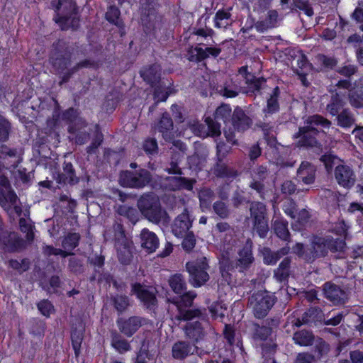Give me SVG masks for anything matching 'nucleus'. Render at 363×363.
Masks as SVG:
<instances>
[{
    "label": "nucleus",
    "instance_id": "1",
    "mask_svg": "<svg viewBox=\"0 0 363 363\" xmlns=\"http://www.w3.org/2000/svg\"><path fill=\"white\" fill-rule=\"evenodd\" d=\"M305 125L298 128V131L294 135V138L297 139L296 146L305 149L322 150V144L319 140L320 135H325L324 130H319L315 126H321L328 129L332 123L321 115L315 114L308 116L305 121Z\"/></svg>",
    "mask_w": 363,
    "mask_h": 363
},
{
    "label": "nucleus",
    "instance_id": "2",
    "mask_svg": "<svg viewBox=\"0 0 363 363\" xmlns=\"http://www.w3.org/2000/svg\"><path fill=\"white\" fill-rule=\"evenodd\" d=\"M137 206L144 218L153 224L167 226L170 222V217L154 193L143 194L137 201Z\"/></svg>",
    "mask_w": 363,
    "mask_h": 363
},
{
    "label": "nucleus",
    "instance_id": "3",
    "mask_svg": "<svg viewBox=\"0 0 363 363\" xmlns=\"http://www.w3.org/2000/svg\"><path fill=\"white\" fill-rule=\"evenodd\" d=\"M196 294L194 291H190L184 293L179 297L174 298L172 300L168 299V301L172 303L177 308V313L172 314V320L180 323L181 321H189L194 318H200L203 320L207 318L206 309L203 308H194L191 309L190 307L193 305L194 299L196 298Z\"/></svg>",
    "mask_w": 363,
    "mask_h": 363
},
{
    "label": "nucleus",
    "instance_id": "4",
    "mask_svg": "<svg viewBox=\"0 0 363 363\" xmlns=\"http://www.w3.org/2000/svg\"><path fill=\"white\" fill-rule=\"evenodd\" d=\"M52 6L56 12L55 22L62 30H77L79 26V16L76 2L73 0H52Z\"/></svg>",
    "mask_w": 363,
    "mask_h": 363
},
{
    "label": "nucleus",
    "instance_id": "5",
    "mask_svg": "<svg viewBox=\"0 0 363 363\" xmlns=\"http://www.w3.org/2000/svg\"><path fill=\"white\" fill-rule=\"evenodd\" d=\"M72 52L70 48L63 40H58L53 44V49L50 55V63L52 72L60 76V84L64 82V77L72 67Z\"/></svg>",
    "mask_w": 363,
    "mask_h": 363
},
{
    "label": "nucleus",
    "instance_id": "6",
    "mask_svg": "<svg viewBox=\"0 0 363 363\" xmlns=\"http://www.w3.org/2000/svg\"><path fill=\"white\" fill-rule=\"evenodd\" d=\"M152 176L146 169L140 168L138 170H124L119 174V184L127 188L143 189L152 181Z\"/></svg>",
    "mask_w": 363,
    "mask_h": 363
},
{
    "label": "nucleus",
    "instance_id": "7",
    "mask_svg": "<svg viewBox=\"0 0 363 363\" xmlns=\"http://www.w3.org/2000/svg\"><path fill=\"white\" fill-rule=\"evenodd\" d=\"M275 296L267 291H258L248 298L247 306L257 318H264L275 303Z\"/></svg>",
    "mask_w": 363,
    "mask_h": 363
},
{
    "label": "nucleus",
    "instance_id": "8",
    "mask_svg": "<svg viewBox=\"0 0 363 363\" xmlns=\"http://www.w3.org/2000/svg\"><path fill=\"white\" fill-rule=\"evenodd\" d=\"M186 268L189 274V281L194 287H199L208 281V270L210 267L206 257H201L194 262H187Z\"/></svg>",
    "mask_w": 363,
    "mask_h": 363
},
{
    "label": "nucleus",
    "instance_id": "9",
    "mask_svg": "<svg viewBox=\"0 0 363 363\" xmlns=\"http://www.w3.org/2000/svg\"><path fill=\"white\" fill-rule=\"evenodd\" d=\"M252 241L247 239L244 246L238 251V258L235 260H226L224 266L228 269H236L240 272H243L250 267L255 261L252 254Z\"/></svg>",
    "mask_w": 363,
    "mask_h": 363
},
{
    "label": "nucleus",
    "instance_id": "10",
    "mask_svg": "<svg viewBox=\"0 0 363 363\" xmlns=\"http://www.w3.org/2000/svg\"><path fill=\"white\" fill-rule=\"evenodd\" d=\"M350 289L349 285L340 286L333 281H327L323 285L324 297L334 306H342L347 302Z\"/></svg>",
    "mask_w": 363,
    "mask_h": 363
},
{
    "label": "nucleus",
    "instance_id": "11",
    "mask_svg": "<svg viewBox=\"0 0 363 363\" xmlns=\"http://www.w3.org/2000/svg\"><path fill=\"white\" fill-rule=\"evenodd\" d=\"M271 172L268 167L264 165L255 167L251 173V181L249 187L258 194L259 197L264 200L267 192V184L270 177Z\"/></svg>",
    "mask_w": 363,
    "mask_h": 363
},
{
    "label": "nucleus",
    "instance_id": "12",
    "mask_svg": "<svg viewBox=\"0 0 363 363\" xmlns=\"http://www.w3.org/2000/svg\"><path fill=\"white\" fill-rule=\"evenodd\" d=\"M155 292L152 287L137 282L131 284V294H135L147 309H154L157 304Z\"/></svg>",
    "mask_w": 363,
    "mask_h": 363
},
{
    "label": "nucleus",
    "instance_id": "13",
    "mask_svg": "<svg viewBox=\"0 0 363 363\" xmlns=\"http://www.w3.org/2000/svg\"><path fill=\"white\" fill-rule=\"evenodd\" d=\"M16 199V194L13 190L10 181L5 175H0V206L8 214L11 213L9 203H14Z\"/></svg>",
    "mask_w": 363,
    "mask_h": 363
},
{
    "label": "nucleus",
    "instance_id": "14",
    "mask_svg": "<svg viewBox=\"0 0 363 363\" xmlns=\"http://www.w3.org/2000/svg\"><path fill=\"white\" fill-rule=\"evenodd\" d=\"M325 242V238L314 237L306 247L305 262L312 263L317 259L325 257L328 255Z\"/></svg>",
    "mask_w": 363,
    "mask_h": 363
},
{
    "label": "nucleus",
    "instance_id": "15",
    "mask_svg": "<svg viewBox=\"0 0 363 363\" xmlns=\"http://www.w3.org/2000/svg\"><path fill=\"white\" fill-rule=\"evenodd\" d=\"M145 322V318L134 315L128 318H118L117 325L121 333L130 337L138 330Z\"/></svg>",
    "mask_w": 363,
    "mask_h": 363
},
{
    "label": "nucleus",
    "instance_id": "16",
    "mask_svg": "<svg viewBox=\"0 0 363 363\" xmlns=\"http://www.w3.org/2000/svg\"><path fill=\"white\" fill-rule=\"evenodd\" d=\"M193 220L191 218L189 213L186 208L177 216L172 225V232L178 238H183L187 233L190 232L189 229L192 226Z\"/></svg>",
    "mask_w": 363,
    "mask_h": 363
},
{
    "label": "nucleus",
    "instance_id": "17",
    "mask_svg": "<svg viewBox=\"0 0 363 363\" xmlns=\"http://www.w3.org/2000/svg\"><path fill=\"white\" fill-rule=\"evenodd\" d=\"M208 323L206 322L204 324L200 321H194L188 323L184 328V332L186 337L190 339L193 344H196L203 340L206 335V329Z\"/></svg>",
    "mask_w": 363,
    "mask_h": 363
},
{
    "label": "nucleus",
    "instance_id": "18",
    "mask_svg": "<svg viewBox=\"0 0 363 363\" xmlns=\"http://www.w3.org/2000/svg\"><path fill=\"white\" fill-rule=\"evenodd\" d=\"M199 350L200 349L196 345L187 341L179 340L172 345V354L173 358L182 360L194 353L201 355V352Z\"/></svg>",
    "mask_w": 363,
    "mask_h": 363
},
{
    "label": "nucleus",
    "instance_id": "19",
    "mask_svg": "<svg viewBox=\"0 0 363 363\" xmlns=\"http://www.w3.org/2000/svg\"><path fill=\"white\" fill-rule=\"evenodd\" d=\"M316 172L315 165L308 161H303L297 169L296 179L306 185H312L315 182Z\"/></svg>",
    "mask_w": 363,
    "mask_h": 363
},
{
    "label": "nucleus",
    "instance_id": "20",
    "mask_svg": "<svg viewBox=\"0 0 363 363\" xmlns=\"http://www.w3.org/2000/svg\"><path fill=\"white\" fill-rule=\"evenodd\" d=\"M196 180L194 179H187L182 175L166 177L164 179V186L165 189L169 191H177L180 189L192 190Z\"/></svg>",
    "mask_w": 363,
    "mask_h": 363
},
{
    "label": "nucleus",
    "instance_id": "21",
    "mask_svg": "<svg viewBox=\"0 0 363 363\" xmlns=\"http://www.w3.org/2000/svg\"><path fill=\"white\" fill-rule=\"evenodd\" d=\"M335 177L340 186L346 188L351 187L355 182L354 171L347 165H337L335 169Z\"/></svg>",
    "mask_w": 363,
    "mask_h": 363
},
{
    "label": "nucleus",
    "instance_id": "22",
    "mask_svg": "<svg viewBox=\"0 0 363 363\" xmlns=\"http://www.w3.org/2000/svg\"><path fill=\"white\" fill-rule=\"evenodd\" d=\"M155 128L165 141L169 142L174 139V123L169 113H164Z\"/></svg>",
    "mask_w": 363,
    "mask_h": 363
},
{
    "label": "nucleus",
    "instance_id": "23",
    "mask_svg": "<svg viewBox=\"0 0 363 363\" xmlns=\"http://www.w3.org/2000/svg\"><path fill=\"white\" fill-rule=\"evenodd\" d=\"M141 247L147 253H152L159 247V238L157 235L147 228H143L139 235Z\"/></svg>",
    "mask_w": 363,
    "mask_h": 363
},
{
    "label": "nucleus",
    "instance_id": "24",
    "mask_svg": "<svg viewBox=\"0 0 363 363\" xmlns=\"http://www.w3.org/2000/svg\"><path fill=\"white\" fill-rule=\"evenodd\" d=\"M117 257L121 264L128 265L131 263L133 258L135 247L131 240L126 241L115 245Z\"/></svg>",
    "mask_w": 363,
    "mask_h": 363
},
{
    "label": "nucleus",
    "instance_id": "25",
    "mask_svg": "<svg viewBox=\"0 0 363 363\" xmlns=\"http://www.w3.org/2000/svg\"><path fill=\"white\" fill-rule=\"evenodd\" d=\"M232 123L235 130L244 131L251 127L252 120L246 115L242 108L237 106L232 114Z\"/></svg>",
    "mask_w": 363,
    "mask_h": 363
},
{
    "label": "nucleus",
    "instance_id": "26",
    "mask_svg": "<svg viewBox=\"0 0 363 363\" xmlns=\"http://www.w3.org/2000/svg\"><path fill=\"white\" fill-rule=\"evenodd\" d=\"M104 236L107 241L114 240V245L130 240L125 235L123 225L118 222H115L111 228L106 229Z\"/></svg>",
    "mask_w": 363,
    "mask_h": 363
},
{
    "label": "nucleus",
    "instance_id": "27",
    "mask_svg": "<svg viewBox=\"0 0 363 363\" xmlns=\"http://www.w3.org/2000/svg\"><path fill=\"white\" fill-rule=\"evenodd\" d=\"M160 66L157 64H153L143 67L140 71V74L145 82L154 86L160 79Z\"/></svg>",
    "mask_w": 363,
    "mask_h": 363
},
{
    "label": "nucleus",
    "instance_id": "28",
    "mask_svg": "<svg viewBox=\"0 0 363 363\" xmlns=\"http://www.w3.org/2000/svg\"><path fill=\"white\" fill-rule=\"evenodd\" d=\"M0 243L7 247L8 250L14 252L21 249L23 245V239L20 238L15 233H9L2 230L0 233Z\"/></svg>",
    "mask_w": 363,
    "mask_h": 363
},
{
    "label": "nucleus",
    "instance_id": "29",
    "mask_svg": "<svg viewBox=\"0 0 363 363\" xmlns=\"http://www.w3.org/2000/svg\"><path fill=\"white\" fill-rule=\"evenodd\" d=\"M56 180L59 184L74 185L77 184L79 179L75 174L72 163L65 161L63 164V172L57 174Z\"/></svg>",
    "mask_w": 363,
    "mask_h": 363
},
{
    "label": "nucleus",
    "instance_id": "30",
    "mask_svg": "<svg viewBox=\"0 0 363 363\" xmlns=\"http://www.w3.org/2000/svg\"><path fill=\"white\" fill-rule=\"evenodd\" d=\"M279 21V13L275 9L269 10L266 18L263 21H258L255 23V29L259 32L263 33L268 29L275 28Z\"/></svg>",
    "mask_w": 363,
    "mask_h": 363
},
{
    "label": "nucleus",
    "instance_id": "31",
    "mask_svg": "<svg viewBox=\"0 0 363 363\" xmlns=\"http://www.w3.org/2000/svg\"><path fill=\"white\" fill-rule=\"evenodd\" d=\"M290 252L289 246L286 245L277 251L273 252L269 247H263L262 254L264 263L268 265L275 264L282 257L288 255Z\"/></svg>",
    "mask_w": 363,
    "mask_h": 363
},
{
    "label": "nucleus",
    "instance_id": "32",
    "mask_svg": "<svg viewBox=\"0 0 363 363\" xmlns=\"http://www.w3.org/2000/svg\"><path fill=\"white\" fill-rule=\"evenodd\" d=\"M213 174L220 178L234 179L238 176V172L233 167L228 166L223 160H216L213 168Z\"/></svg>",
    "mask_w": 363,
    "mask_h": 363
},
{
    "label": "nucleus",
    "instance_id": "33",
    "mask_svg": "<svg viewBox=\"0 0 363 363\" xmlns=\"http://www.w3.org/2000/svg\"><path fill=\"white\" fill-rule=\"evenodd\" d=\"M238 72L245 78L246 83L252 86L253 91H259L260 89L263 88V85L266 83L264 78H256L249 72L247 66L241 67Z\"/></svg>",
    "mask_w": 363,
    "mask_h": 363
},
{
    "label": "nucleus",
    "instance_id": "34",
    "mask_svg": "<svg viewBox=\"0 0 363 363\" xmlns=\"http://www.w3.org/2000/svg\"><path fill=\"white\" fill-rule=\"evenodd\" d=\"M330 92L332 94V96L329 104L326 106V110L330 115L335 116L343 108L345 102L341 95L337 93L336 89L334 90L331 89Z\"/></svg>",
    "mask_w": 363,
    "mask_h": 363
},
{
    "label": "nucleus",
    "instance_id": "35",
    "mask_svg": "<svg viewBox=\"0 0 363 363\" xmlns=\"http://www.w3.org/2000/svg\"><path fill=\"white\" fill-rule=\"evenodd\" d=\"M293 340L300 346H311L315 342V335L311 330H300L294 333Z\"/></svg>",
    "mask_w": 363,
    "mask_h": 363
},
{
    "label": "nucleus",
    "instance_id": "36",
    "mask_svg": "<svg viewBox=\"0 0 363 363\" xmlns=\"http://www.w3.org/2000/svg\"><path fill=\"white\" fill-rule=\"evenodd\" d=\"M272 229L276 235L283 241L290 242L291 234L288 229V222L284 220H276L272 224Z\"/></svg>",
    "mask_w": 363,
    "mask_h": 363
},
{
    "label": "nucleus",
    "instance_id": "37",
    "mask_svg": "<svg viewBox=\"0 0 363 363\" xmlns=\"http://www.w3.org/2000/svg\"><path fill=\"white\" fill-rule=\"evenodd\" d=\"M280 95V90L278 86L273 89L272 93L267 101V106L263 109L265 117L269 114H273L279 111V104L278 101Z\"/></svg>",
    "mask_w": 363,
    "mask_h": 363
},
{
    "label": "nucleus",
    "instance_id": "38",
    "mask_svg": "<svg viewBox=\"0 0 363 363\" xmlns=\"http://www.w3.org/2000/svg\"><path fill=\"white\" fill-rule=\"evenodd\" d=\"M303 323L306 325H315L324 320V314L319 307H311L303 313Z\"/></svg>",
    "mask_w": 363,
    "mask_h": 363
},
{
    "label": "nucleus",
    "instance_id": "39",
    "mask_svg": "<svg viewBox=\"0 0 363 363\" xmlns=\"http://www.w3.org/2000/svg\"><path fill=\"white\" fill-rule=\"evenodd\" d=\"M111 346L119 353L123 354L131 350V346L128 341L123 338L118 332H111Z\"/></svg>",
    "mask_w": 363,
    "mask_h": 363
},
{
    "label": "nucleus",
    "instance_id": "40",
    "mask_svg": "<svg viewBox=\"0 0 363 363\" xmlns=\"http://www.w3.org/2000/svg\"><path fill=\"white\" fill-rule=\"evenodd\" d=\"M337 125L349 128L355 124V117L349 108H345L335 116Z\"/></svg>",
    "mask_w": 363,
    "mask_h": 363
},
{
    "label": "nucleus",
    "instance_id": "41",
    "mask_svg": "<svg viewBox=\"0 0 363 363\" xmlns=\"http://www.w3.org/2000/svg\"><path fill=\"white\" fill-rule=\"evenodd\" d=\"M250 213L252 220L268 218L266 205L260 201L250 202Z\"/></svg>",
    "mask_w": 363,
    "mask_h": 363
},
{
    "label": "nucleus",
    "instance_id": "42",
    "mask_svg": "<svg viewBox=\"0 0 363 363\" xmlns=\"http://www.w3.org/2000/svg\"><path fill=\"white\" fill-rule=\"evenodd\" d=\"M116 211L118 215L126 218L133 225L139 220V212L134 207L127 205H119L117 206Z\"/></svg>",
    "mask_w": 363,
    "mask_h": 363
},
{
    "label": "nucleus",
    "instance_id": "43",
    "mask_svg": "<svg viewBox=\"0 0 363 363\" xmlns=\"http://www.w3.org/2000/svg\"><path fill=\"white\" fill-rule=\"evenodd\" d=\"M291 263V258L286 257L274 270V277L278 281H283L287 279L290 274Z\"/></svg>",
    "mask_w": 363,
    "mask_h": 363
},
{
    "label": "nucleus",
    "instance_id": "44",
    "mask_svg": "<svg viewBox=\"0 0 363 363\" xmlns=\"http://www.w3.org/2000/svg\"><path fill=\"white\" fill-rule=\"evenodd\" d=\"M105 18L110 23L118 28L123 26L122 19L121 18V11L115 5H111L108 7L107 11L105 13Z\"/></svg>",
    "mask_w": 363,
    "mask_h": 363
},
{
    "label": "nucleus",
    "instance_id": "45",
    "mask_svg": "<svg viewBox=\"0 0 363 363\" xmlns=\"http://www.w3.org/2000/svg\"><path fill=\"white\" fill-rule=\"evenodd\" d=\"M170 149L172 150L173 155H172L170 162L166 167L164 171L170 174L182 175V170L179 167V162L182 155L179 152H174L172 147Z\"/></svg>",
    "mask_w": 363,
    "mask_h": 363
},
{
    "label": "nucleus",
    "instance_id": "46",
    "mask_svg": "<svg viewBox=\"0 0 363 363\" xmlns=\"http://www.w3.org/2000/svg\"><path fill=\"white\" fill-rule=\"evenodd\" d=\"M168 282L172 291L176 294H181L186 289V281L180 274H176L169 277Z\"/></svg>",
    "mask_w": 363,
    "mask_h": 363
},
{
    "label": "nucleus",
    "instance_id": "47",
    "mask_svg": "<svg viewBox=\"0 0 363 363\" xmlns=\"http://www.w3.org/2000/svg\"><path fill=\"white\" fill-rule=\"evenodd\" d=\"M11 158L13 162L11 167H16L20 162L19 156L16 149H11L5 145L0 146V159L6 160Z\"/></svg>",
    "mask_w": 363,
    "mask_h": 363
},
{
    "label": "nucleus",
    "instance_id": "48",
    "mask_svg": "<svg viewBox=\"0 0 363 363\" xmlns=\"http://www.w3.org/2000/svg\"><path fill=\"white\" fill-rule=\"evenodd\" d=\"M212 208L213 213L220 219H228L231 214L229 206L225 201H215L213 203Z\"/></svg>",
    "mask_w": 363,
    "mask_h": 363
},
{
    "label": "nucleus",
    "instance_id": "49",
    "mask_svg": "<svg viewBox=\"0 0 363 363\" xmlns=\"http://www.w3.org/2000/svg\"><path fill=\"white\" fill-rule=\"evenodd\" d=\"M111 303L114 308L121 313L130 306L129 298L125 295L116 294L111 297Z\"/></svg>",
    "mask_w": 363,
    "mask_h": 363
},
{
    "label": "nucleus",
    "instance_id": "50",
    "mask_svg": "<svg viewBox=\"0 0 363 363\" xmlns=\"http://www.w3.org/2000/svg\"><path fill=\"white\" fill-rule=\"evenodd\" d=\"M95 65V61L91 59H86L77 62L75 65L70 68L67 74L64 77V82H67L72 77V75L77 72L79 70L84 68L93 67Z\"/></svg>",
    "mask_w": 363,
    "mask_h": 363
},
{
    "label": "nucleus",
    "instance_id": "51",
    "mask_svg": "<svg viewBox=\"0 0 363 363\" xmlns=\"http://www.w3.org/2000/svg\"><path fill=\"white\" fill-rule=\"evenodd\" d=\"M81 236L77 233H69L66 235L62 241V247L65 250H73L79 245Z\"/></svg>",
    "mask_w": 363,
    "mask_h": 363
},
{
    "label": "nucleus",
    "instance_id": "52",
    "mask_svg": "<svg viewBox=\"0 0 363 363\" xmlns=\"http://www.w3.org/2000/svg\"><path fill=\"white\" fill-rule=\"evenodd\" d=\"M19 228L21 231L26 233V240L31 242L34 239L35 226L30 218H21L19 219Z\"/></svg>",
    "mask_w": 363,
    "mask_h": 363
},
{
    "label": "nucleus",
    "instance_id": "53",
    "mask_svg": "<svg viewBox=\"0 0 363 363\" xmlns=\"http://www.w3.org/2000/svg\"><path fill=\"white\" fill-rule=\"evenodd\" d=\"M277 350V344L272 340L266 341L262 344V354L266 358L264 363H276L275 360L272 358Z\"/></svg>",
    "mask_w": 363,
    "mask_h": 363
},
{
    "label": "nucleus",
    "instance_id": "54",
    "mask_svg": "<svg viewBox=\"0 0 363 363\" xmlns=\"http://www.w3.org/2000/svg\"><path fill=\"white\" fill-rule=\"evenodd\" d=\"M291 11H296L297 9L302 10L305 14L311 17L313 16V9L308 1L306 0H292V4L290 6Z\"/></svg>",
    "mask_w": 363,
    "mask_h": 363
},
{
    "label": "nucleus",
    "instance_id": "55",
    "mask_svg": "<svg viewBox=\"0 0 363 363\" xmlns=\"http://www.w3.org/2000/svg\"><path fill=\"white\" fill-rule=\"evenodd\" d=\"M327 252L330 250L333 252H341L344 250L345 242L342 238L333 239V238H325Z\"/></svg>",
    "mask_w": 363,
    "mask_h": 363
},
{
    "label": "nucleus",
    "instance_id": "56",
    "mask_svg": "<svg viewBox=\"0 0 363 363\" xmlns=\"http://www.w3.org/2000/svg\"><path fill=\"white\" fill-rule=\"evenodd\" d=\"M253 328V338L255 340H266L268 336L272 333V329L269 327L262 325L257 323L252 324Z\"/></svg>",
    "mask_w": 363,
    "mask_h": 363
},
{
    "label": "nucleus",
    "instance_id": "57",
    "mask_svg": "<svg viewBox=\"0 0 363 363\" xmlns=\"http://www.w3.org/2000/svg\"><path fill=\"white\" fill-rule=\"evenodd\" d=\"M308 189H300L297 188V185L292 180H285L281 185V192L282 194L291 196L298 194L302 191H308Z\"/></svg>",
    "mask_w": 363,
    "mask_h": 363
},
{
    "label": "nucleus",
    "instance_id": "58",
    "mask_svg": "<svg viewBox=\"0 0 363 363\" xmlns=\"http://www.w3.org/2000/svg\"><path fill=\"white\" fill-rule=\"evenodd\" d=\"M253 229L258 235L264 238L267 237L269 228L268 225V218L252 220Z\"/></svg>",
    "mask_w": 363,
    "mask_h": 363
},
{
    "label": "nucleus",
    "instance_id": "59",
    "mask_svg": "<svg viewBox=\"0 0 363 363\" xmlns=\"http://www.w3.org/2000/svg\"><path fill=\"white\" fill-rule=\"evenodd\" d=\"M205 123L207 125L208 137H218L221 134L220 125L218 122L213 120L211 117H207L205 119Z\"/></svg>",
    "mask_w": 363,
    "mask_h": 363
},
{
    "label": "nucleus",
    "instance_id": "60",
    "mask_svg": "<svg viewBox=\"0 0 363 363\" xmlns=\"http://www.w3.org/2000/svg\"><path fill=\"white\" fill-rule=\"evenodd\" d=\"M231 108L230 105L226 104H223L220 106H218L215 111V119L221 120L224 123L229 121L231 115Z\"/></svg>",
    "mask_w": 363,
    "mask_h": 363
},
{
    "label": "nucleus",
    "instance_id": "61",
    "mask_svg": "<svg viewBox=\"0 0 363 363\" xmlns=\"http://www.w3.org/2000/svg\"><path fill=\"white\" fill-rule=\"evenodd\" d=\"M348 100L350 104L355 108H363V93H359L357 89H352L348 92Z\"/></svg>",
    "mask_w": 363,
    "mask_h": 363
},
{
    "label": "nucleus",
    "instance_id": "62",
    "mask_svg": "<svg viewBox=\"0 0 363 363\" xmlns=\"http://www.w3.org/2000/svg\"><path fill=\"white\" fill-rule=\"evenodd\" d=\"M103 141V134L99 130H96L90 145L86 147V152L89 155L96 154L99 147L102 144Z\"/></svg>",
    "mask_w": 363,
    "mask_h": 363
},
{
    "label": "nucleus",
    "instance_id": "63",
    "mask_svg": "<svg viewBox=\"0 0 363 363\" xmlns=\"http://www.w3.org/2000/svg\"><path fill=\"white\" fill-rule=\"evenodd\" d=\"M231 14L225 11L219 10L215 16V24L218 28H226L229 24Z\"/></svg>",
    "mask_w": 363,
    "mask_h": 363
},
{
    "label": "nucleus",
    "instance_id": "64",
    "mask_svg": "<svg viewBox=\"0 0 363 363\" xmlns=\"http://www.w3.org/2000/svg\"><path fill=\"white\" fill-rule=\"evenodd\" d=\"M68 268L75 274H81L85 272V266L83 260L73 257L69 259Z\"/></svg>",
    "mask_w": 363,
    "mask_h": 363
}]
</instances>
